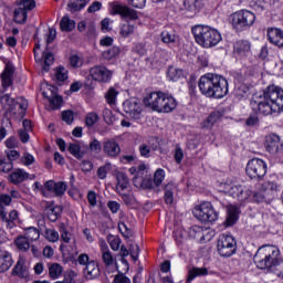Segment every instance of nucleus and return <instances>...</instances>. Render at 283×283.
<instances>
[{"mask_svg": "<svg viewBox=\"0 0 283 283\" xmlns=\"http://www.w3.org/2000/svg\"><path fill=\"white\" fill-rule=\"evenodd\" d=\"M250 105L253 112L263 114L264 116L283 112V88L270 85L263 94L253 95Z\"/></svg>", "mask_w": 283, "mask_h": 283, "instance_id": "f257e3e1", "label": "nucleus"}, {"mask_svg": "<svg viewBox=\"0 0 283 283\" xmlns=\"http://www.w3.org/2000/svg\"><path fill=\"white\" fill-rule=\"evenodd\" d=\"M199 92L207 98H224L229 94V82L224 76L208 73L198 82Z\"/></svg>", "mask_w": 283, "mask_h": 283, "instance_id": "f03ea898", "label": "nucleus"}, {"mask_svg": "<svg viewBox=\"0 0 283 283\" xmlns=\"http://www.w3.org/2000/svg\"><path fill=\"white\" fill-rule=\"evenodd\" d=\"M254 263L258 269L279 271L283 275V260L280 256V249L275 245H263L254 255Z\"/></svg>", "mask_w": 283, "mask_h": 283, "instance_id": "7ed1b4c3", "label": "nucleus"}, {"mask_svg": "<svg viewBox=\"0 0 283 283\" xmlns=\"http://www.w3.org/2000/svg\"><path fill=\"white\" fill-rule=\"evenodd\" d=\"M191 33L195 36L196 43L201 48H216L222 41V34L218 29L210 25L197 24L192 27Z\"/></svg>", "mask_w": 283, "mask_h": 283, "instance_id": "20e7f679", "label": "nucleus"}, {"mask_svg": "<svg viewBox=\"0 0 283 283\" xmlns=\"http://www.w3.org/2000/svg\"><path fill=\"white\" fill-rule=\"evenodd\" d=\"M218 191L235 198L239 202H247L253 196V191L249 186H242L231 180L219 184Z\"/></svg>", "mask_w": 283, "mask_h": 283, "instance_id": "39448f33", "label": "nucleus"}, {"mask_svg": "<svg viewBox=\"0 0 283 283\" xmlns=\"http://www.w3.org/2000/svg\"><path fill=\"white\" fill-rule=\"evenodd\" d=\"M230 22L237 32H244L255 23V13L247 9L235 11L230 15Z\"/></svg>", "mask_w": 283, "mask_h": 283, "instance_id": "423d86ee", "label": "nucleus"}, {"mask_svg": "<svg viewBox=\"0 0 283 283\" xmlns=\"http://www.w3.org/2000/svg\"><path fill=\"white\" fill-rule=\"evenodd\" d=\"M0 103L7 112H14V109H19V116H21V118L25 116V112L28 111V99L23 97L14 99L10 94H6L0 97Z\"/></svg>", "mask_w": 283, "mask_h": 283, "instance_id": "0eeeda50", "label": "nucleus"}, {"mask_svg": "<svg viewBox=\"0 0 283 283\" xmlns=\"http://www.w3.org/2000/svg\"><path fill=\"white\" fill-rule=\"evenodd\" d=\"M192 213L195 218L201 222H216V220H218V213L209 201H203L196 206Z\"/></svg>", "mask_w": 283, "mask_h": 283, "instance_id": "6e6552de", "label": "nucleus"}, {"mask_svg": "<svg viewBox=\"0 0 283 283\" xmlns=\"http://www.w3.org/2000/svg\"><path fill=\"white\" fill-rule=\"evenodd\" d=\"M268 169L269 166L266 165V161L260 158H253L249 160L245 172L252 180H258L266 176Z\"/></svg>", "mask_w": 283, "mask_h": 283, "instance_id": "1a4fd4ad", "label": "nucleus"}, {"mask_svg": "<svg viewBox=\"0 0 283 283\" xmlns=\"http://www.w3.org/2000/svg\"><path fill=\"white\" fill-rule=\"evenodd\" d=\"M217 249L222 258H231L237 249L235 239L231 234H221L217 243Z\"/></svg>", "mask_w": 283, "mask_h": 283, "instance_id": "9d476101", "label": "nucleus"}, {"mask_svg": "<svg viewBox=\"0 0 283 283\" xmlns=\"http://www.w3.org/2000/svg\"><path fill=\"white\" fill-rule=\"evenodd\" d=\"M166 95H167V93H165L163 91L148 93L144 97V105L146 107H149L150 109H153V112H158V114H159Z\"/></svg>", "mask_w": 283, "mask_h": 283, "instance_id": "9b49d317", "label": "nucleus"}, {"mask_svg": "<svg viewBox=\"0 0 283 283\" xmlns=\"http://www.w3.org/2000/svg\"><path fill=\"white\" fill-rule=\"evenodd\" d=\"M123 107L124 112L135 120H138V118H140V114H143V103L136 97H130L129 99H126L123 103Z\"/></svg>", "mask_w": 283, "mask_h": 283, "instance_id": "f8f14e48", "label": "nucleus"}, {"mask_svg": "<svg viewBox=\"0 0 283 283\" xmlns=\"http://www.w3.org/2000/svg\"><path fill=\"white\" fill-rule=\"evenodd\" d=\"M108 6L111 14H120L127 21H136L138 19V13L134 9H129V7L119 4L118 2H111Z\"/></svg>", "mask_w": 283, "mask_h": 283, "instance_id": "ddd939ff", "label": "nucleus"}, {"mask_svg": "<svg viewBox=\"0 0 283 283\" xmlns=\"http://www.w3.org/2000/svg\"><path fill=\"white\" fill-rule=\"evenodd\" d=\"M265 149L272 156H279L283 151V140L277 134H269L265 137Z\"/></svg>", "mask_w": 283, "mask_h": 283, "instance_id": "4468645a", "label": "nucleus"}, {"mask_svg": "<svg viewBox=\"0 0 283 283\" xmlns=\"http://www.w3.org/2000/svg\"><path fill=\"white\" fill-rule=\"evenodd\" d=\"M44 98H48L51 109H59L63 103V97L56 94V87L52 85L44 86L42 91Z\"/></svg>", "mask_w": 283, "mask_h": 283, "instance_id": "2eb2a0df", "label": "nucleus"}, {"mask_svg": "<svg viewBox=\"0 0 283 283\" xmlns=\"http://www.w3.org/2000/svg\"><path fill=\"white\" fill-rule=\"evenodd\" d=\"M65 189H67L65 182H54L53 180H49L42 188V196L45 198H49L50 193H54L55 196H63V193H65Z\"/></svg>", "mask_w": 283, "mask_h": 283, "instance_id": "dca6fc26", "label": "nucleus"}, {"mask_svg": "<svg viewBox=\"0 0 283 283\" xmlns=\"http://www.w3.org/2000/svg\"><path fill=\"white\" fill-rule=\"evenodd\" d=\"M112 71L105 66L97 65L90 70V76L93 81H97V83H109V81H112Z\"/></svg>", "mask_w": 283, "mask_h": 283, "instance_id": "f3484780", "label": "nucleus"}, {"mask_svg": "<svg viewBox=\"0 0 283 283\" xmlns=\"http://www.w3.org/2000/svg\"><path fill=\"white\" fill-rule=\"evenodd\" d=\"M99 247H101V253H102V262L104 263L106 269H115V271H118L116 256L112 254V251H109V247L107 245V243L102 242Z\"/></svg>", "mask_w": 283, "mask_h": 283, "instance_id": "a211bd4d", "label": "nucleus"}, {"mask_svg": "<svg viewBox=\"0 0 283 283\" xmlns=\"http://www.w3.org/2000/svg\"><path fill=\"white\" fill-rule=\"evenodd\" d=\"M84 277L87 281L98 280L101 277V265L98 261L91 260V262L83 269Z\"/></svg>", "mask_w": 283, "mask_h": 283, "instance_id": "6ab92c4d", "label": "nucleus"}, {"mask_svg": "<svg viewBox=\"0 0 283 283\" xmlns=\"http://www.w3.org/2000/svg\"><path fill=\"white\" fill-rule=\"evenodd\" d=\"M34 178H36L35 175H30L24 169H21V168L15 169L9 176V180L13 185H19L21 182H24V180H34Z\"/></svg>", "mask_w": 283, "mask_h": 283, "instance_id": "aec40b11", "label": "nucleus"}, {"mask_svg": "<svg viewBox=\"0 0 283 283\" xmlns=\"http://www.w3.org/2000/svg\"><path fill=\"white\" fill-rule=\"evenodd\" d=\"M103 151L109 158H116L120 154V145L114 139H107L103 143Z\"/></svg>", "mask_w": 283, "mask_h": 283, "instance_id": "412c9836", "label": "nucleus"}, {"mask_svg": "<svg viewBox=\"0 0 283 283\" xmlns=\"http://www.w3.org/2000/svg\"><path fill=\"white\" fill-rule=\"evenodd\" d=\"M268 39L272 45L283 48V31L277 28L268 29Z\"/></svg>", "mask_w": 283, "mask_h": 283, "instance_id": "4be33fe9", "label": "nucleus"}, {"mask_svg": "<svg viewBox=\"0 0 283 283\" xmlns=\"http://www.w3.org/2000/svg\"><path fill=\"white\" fill-rule=\"evenodd\" d=\"M12 275H18V277H29L30 270L28 269V264L25 263V258L20 256L15 266L12 270Z\"/></svg>", "mask_w": 283, "mask_h": 283, "instance_id": "5701e85b", "label": "nucleus"}, {"mask_svg": "<svg viewBox=\"0 0 283 283\" xmlns=\"http://www.w3.org/2000/svg\"><path fill=\"white\" fill-rule=\"evenodd\" d=\"M178 107V103L176 102V98L171 96V94L166 93L164 97V102L161 104V108L159 109V114H169L174 112Z\"/></svg>", "mask_w": 283, "mask_h": 283, "instance_id": "b1692460", "label": "nucleus"}, {"mask_svg": "<svg viewBox=\"0 0 283 283\" xmlns=\"http://www.w3.org/2000/svg\"><path fill=\"white\" fill-rule=\"evenodd\" d=\"M12 254L6 250H0V273H6V271H10L12 266Z\"/></svg>", "mask_w": 283, "mask_h": 283, "instance_id": "393cba45", "label": "nucleus"}, {"mask_svg": "<svg viewBox=\"0 0 283 283\" xmlns=\"http://www.w3.org/2000/svg\"><path fill=\"white\" fill-rule=\"evenodd\" d=\"M234 54L237 56H249L251 54V43L244 40L238 41L234 44Z\"/></svg>", "mask_w": 283, "mask_h": 283, "instance_id": "a878e982", "label": "nucleus"}, {"mask_svg": "<svg viewBox=\"0 0 283 283\" xmlns=\"http://www.w3.org/2000/svg\"><path fill=\"white\" fill-rule=\"evenodd\" d=\"M190 238H193L195 240H199V242H207L211 240V237L207 235L205 233V229L199 226H192L189 230Z\"/></svg>", "mask_w": 283, "mask_h": 283, "instance_id": "bb28decb", "label": "nucleus"}, {"mask_svg": "<svg viewBox=\"0 0 283 283\" xmlns=\"http://www.w3.org/2000/svg\"><path fill=\"white\" fill-rule=\"evenodd\" d=\"M118 94H120V92L117 91L116 87L111 86L104 94V98H105L107 105H109L111 107H114V105H116V103L118 101Z\"/></svg>", "mask_w": 283, "mask_h": 283, "instance_id": "cd10ccee", "label": "nucleus"}, {"mask_svg": "<svg viewBox=\"0 0 283 283\" xmlns=\"http://www.w3.org/2000/svg\"><path fill=\"white\" fill-rule=\"evenodd\" d=\"M116 179L117 193H123V191H127V189L129 188V179L127 178V175H125L124 172H117Z\"/></svg>", "mask_w": 283, "mask_h": 283, "instance_id": "c85d7f7f", "label": "nucleus"}, {"mask_svg": "<svg viewBox=\"0 0 283 283\" xmlns=\"http://www.w3.org/2000/svg\"><path fill=\"white\" fill-rule=\"evenodd\" d=\"M240 216V209L235 206L228 207V217L226 220L227 227H233L234 222H238V218Z\"/></svg>", "mask_w": 283, "mask_h": 283, "instance_id": "c756f323", "label": "nucleus"}, {"mask_svg": "<svg viewBox=\"0 0 283 283\" xmlns=\"http://www.w3.org/2000/svg\"><path fill=\"white\" fill-rule=\"evenodd\" d=\"M209 275L207 268H193L188 272L187 283H192L196 277H202Z\"/></svg>", "mask_w": 283, "mask_h": 283, "instance_id": "7c9ffc66", "label": "nucleus"}, {"mask_svg": "<svg viewBox=\"0 0 283 283\" xmlns=\"http://www.w3.org/2000/svg\"><path fill=\"white\" fill-rule=\"evenodd\" d=\"M48 269L51 280H59L63 275V265L59 263H49Z\"/></svg>", "mask_w": 283, "mask_h": 283, "instance_id": "2f4dec72", "label": "nucleus"}, {"mask_svg": "<svg viewBox=\"0 0 283 283\" xmlns=\"http://www.w3.org/2000/svg\"><path fill=\"white\" fill-rule=\"evenodd\" d=\"M185 76V71L181 69H178L176 66H169L167 71V78L168 81H172L176 83V81H180Z\"/></svg>", "mask_w": 283, "mask_h": 283, "instance_id": "473e14b6", "label": "nucleus"}, {"mask_svg": "<svg viewBox=\"0 0 283 283\" xmlns=\"http://www.w3.org/2000/svg\"><path fill=\"white\" fill-rule=\"evenodd\" d=\"M43 238L48 241L51 242L52 244L59 242L61 239V234H59V231L52 229V228H46L43 232Z\"/></svg>", "mask_w": 283, "mask_h": 283, "instance_id": "72a5a7b5", "label": "nucleus"}, {"mask_svg": "<svg viewBox=\"0 0 283 283\" xmlns=\"http://www.w3.org/2000/svg\"><path fill=\"white\" fill-rule=\"evenodd\" d=\"M24 237L30 241V242H36L41 238V232H39V229L35 227H28L24 228Z\"/></svg>", "mask_w": 283, "mask_h": 283, "instance_id": "f704fd0d", "label": "nucleus"}, {"mask_svg": "<svg viewBox=\"0 0 283 283\" xmlns=\"http://www.w3.org/2000/svg\"><path fill=\"white\" fill-rule=\"evenodd\" d=\"M220 118V113L213 112L211 113L201 124L203 129H211L216 123H218Z\"/></svg>", "mask_w": 283, "mask_h": 283, "instance_id": "c9c22d12", "label": "nucleus"}, {"mask_svg": "<svg viewBox=\"0 0 283 283\" xmlns=\"http://www.w3.org/2000/svg\"><path fill=\"white\" fill-rule=\"evenodd\" d=\"M160 39L163 43H167L168 45H171L172 43H178L179 38L176 35L174 31H163L160 34Z\"/></svg>", "mask_w": 283, "mask_h": 283, "instance_id": "e433bc0d", "label": "nucleus"}, {"mask_svg": "<svg viewBox=\"0 0 283 283\" xmlns=\"http://www.w3.org/2000/svg\"><path fill=\"white\" fill-rule=\"evenodd\" d=\"M60 28L62 30V32H72V30H74V28H76V22L72 19H70V17L65 15L62 18L61 22H60Z\"/></svg>", "mask_w": 283, "mask_h": 283, "instance_id": "4c0bfd02", "label": "nucleus"}, {"mask_svg": "<svg viewBox=\"0 0 283 283\" xmlns=\"http://www.w3.org/2000/svg\"><path fill=\"white\" fill-rule=\"evenodd\" d=\"M14 244L19 251L25 252L30 250V241L25 235H19L14 240Z\"/></svg>", "mask_w": 283, "mask_h": 283, "instance_id": "58836bf2", "label": "nucleus"}, {"mask_svg": "<svg viewBox=\"0 0 283 283\" xmlns=\"http://www.w3.org/2000/svg\"><path fill=\"white\" fill-rule=\"evenodd\" d=\"M14 70L11 66H6L4 72L2 73V86L10 87L12 85V76Z\"/></svg>", "mask_w": 283, "mask_h": 283, "instance_id": "ea45409f", "label": "nucleus"}, {"mask_svg": "<svg viewBox=\"0 0 283 283\" xmlns=\"http://www.w3.org/2000/svg\"><path fill=\"white\" fill-rule=\"evenodd\" d=\"M184 6L189 12H198L203 3L202 0H185Z\"/></svg>", "mask_w": 283, "mask_h": 283, "instance_id": "a19ab883", "label": "nucleus"}, {"mask_svg": "<svg viewBox=\"0 0 283 283\" xmlns=\"http://www.w3.org/2000/svg\"><path fill=\"white\" fill-rule=\"evenodd\" d=\"M102 56L106 61H112L114 59H118V56H120V48L113 46V48L108 49L107 51H104Z\"/></svg>", "mask_w": 283, "mask_h": 283, "instance_id": "79ce46f5", "label": "nucleus"}, {"mask_svg": "<svg viewBox=\"0 0 283 283\" xmlns=\"http://www.w3.org/2000/svg\"><path fill=\"white\" fill-rule=\"evenodd\" d=\"M90 3V0H71V2L67 4L71 12H78L85 8Z\"/></svg>", "mask_w": 283, "mask_h": 283, "instance_id": "37998d69", "label": "nucleus"}, {"mask_svg": "<svg viewBox=\"0 0 283 283\" xmlns=\"http://www.w3.org/2000/svg\"><path fill=\"white\" fill-rule=\"evenodd\" d=\"M14 21L15 23H25L28 21V11L18 6L14 10Z\"/></svg>", "mask_w": 283, "mask_h": 283, "instance_id": "c03bdc74", "label": "nucleus"}, {"mask_svg": "<svg viewBox=\"0 0 283 283\" xmlns=\"http://www.w3.org/2000/svg\"><path fill=\"white\" fill-rule=\"evenodd\" d=\"M174 191H176V186L174 184H168L165 187V202L166 205L174 203Z\"/></svg>", "mask_w": 283, "mask_h": 283, "instance_id": "a18cd8bd", "label": "nucleus"}, {"mask_svg": "<svg viewBox=\"0 0 283 283\" xmlns=\"http://www.w3.org/2000/svg\"><path fill=\"white\" fill-rule=\"evenodd\" d=\"M69 61H70L71 67H73L74 70H78V67H81L85 63L83 55H80V54H72Z\"/></svg>", "mask_w": 283, "mask_h": 283, "instance_id": "49530a36", "label": "nucleus"}, {"mask_svg": "<svg viewBox=\"0 0 283 283\" xmlns=\"http://www.w3.org/2000/svg\"><path fill=\"white\" fill-rule=\"evenodd\" d=\"M139 154L143 158H150L154 154V147L149 143H144L139 145Z\"/></svg>", "mask_w": 283, "mask_h": 283, "instance_id": "de8ad7c7", "label": "nucleus"}, {"mask_svg": "<svg viewBox=\"0 0 283 283\" xmlns=\"http://www.w3.org/2000/svg\"><path fill=\"white\" fill-rule=\"evenodd\" d=\"M135 27L129 23H125L120 27L119 34L124 39H127V36H132L134 34Z\"/></svg>", "mask_w": 283, "mask_h": 283, "instance_id": "09e8293b", "label": "nucleus"}, {"mask_svg": "<svg viewBox=\"0 0 283 283\" xmlns=\"http://www.w3.org/2000/svg\"><path fill=\"white\" fill-rule=\"evenodd\" d=\"M43 56H44V65H43L42 70L44 72H48L50 70V65H52L54 63V54L45 51V52H43Z\"/></svg>", "mask_w": 283, "mask_h": 283, "instance_id": "8fccbe9b", "label": "nucleus"}, {"mask_svg": "<svg viewBox=\"0 0 283 283\" xmlns=\"http://www.w3.org/2000/svg\"><path fill=\"white\" fill-rule=\"evenodd\" d=\"M15 220H19V212L17 210H12L10 213H9V219L8 217H6L4 219V223H6V227H8L9 229H12V227H14V222Z\"/></svg>", "mask_w": 283, "mask_h": 283, "instance_id": "3c124183", "label": "nucleus"}, {"mask_svg": "<svg viewBox=\"0 0 283 283\" xmlns=\"http://www.w3.org/2000/svg\"><path fill=\"white\" fill-rule=\"evenodd\" d=\"M164 180H165V169L159 168L154 174V184L156 185V187H160Z\"/></svg>", "mask_w": 283, "mask_h": 283, "instance_id": "603ef678", "label": "nucleus"}, {"mask_svg": "<svg viewBox=\"0 0 283 283\" xmlns=\"http://www.w3.org/2000/svg\"><path fill=\"white\" fill-rule=\"evenodd\" d=\"M18 7L28 12L29 10H34V8H36V2L34 0H20Z\"/></svg>", "mask_w": 283, "mask_h": 283, "instance_id": "864d4df0", "label": "nucleus"}, {"mask_svg": "<svg viewBox=\"0 0 283 283\" xmlns=\"http://www.w3.org/2000/svg\"><path fill=\"white\" fill-rule=\"evenodd\" d=\"M59 216H61V207H54L49 209L48 217L51 222H56V220H59Z\"/></svg>", "mask_w": 283, "mask_h": 283, "instance_id": "5fc2aeb1", "label": "nucleus"}, {"mask_svg": "<svg viewBox=\"0 0 283 283\" xmlns=\"http://www.w3.org/2000/svg\"><path fill=\"white\" fill-rule=\"evenodd\" d=\"M12 163L10 159H0V171L3 174H8L9 171H12Z\"/></svg>", "mask_w": 283, "mask_h": 283, "instance_id": "6e6d98bb", "label": "nucleus"}, {"mask_svg": "<svg viewBox=\"0 0 283 283\" xmlns=\"http://www.w3.org/2000/svg\"><path fill=\"white\" fill-rule=\"evenodd\" d=\"M103 118L107 125L114 124V120H116V117L114 116V113H112V109L104 108L103 111Z\"/></svg>", "mask_w": 283, "mask_h": 283, "instance_id": "4d7b16f0", "label": "nucleus"}, {"mask_svg": "<svg viewBox=\"0 0 283 283\" xmlns=\"http://www.w3.org/2000/svg\"><path fill=\"white\" fill-rule=\"evenodd\" d=\"M67 69H65L64 66H60L55 71V77L61 82L67 81Z\"/></svg>", "mask_w": 283, "mask_h": 283, "instance_id": "13d9d810", "label": "nucleus"}, {"mask_svg": "<svg viewBox=\"0 0 283 283\" xmlns=\"http://www.w3.org/2000/svg\"><path fill=\"white\" fill-rule=\"evenodd\" d=\"M113 283H132V279L125 275L123 272H118L114 279Z\"/></svg>", "mask_w": 283, "mask_h": 283, "instance_id": "bf43d9fd", "label": "nucleus"}, {"mask_svg": "<svg viewBox=\"0 0 283 283\" xmlns=\"http://www.w3.org/2000/svg\"><path fill=\"white\" fill-rule=\"evenodd\" d=\"M90 150L93 154H101V151L103 150V145L98 142V139H92V142L90 143Z\"/></svg>", "mask_w": 283, "mask_h": 283, "instance_id": "052dcab7", "label": "nucleus"}, {"mask_svg": "<svg viewBox=\"0 0 283 283\" xmlns=\"http://www.w3.org/2000/svg\"><path fill=\"white\" fill-rule=\"evenodd\" d=\"M69 151L75 158H83V154H81V146L77 144H70Z\"/></svg>", "mask_w": 283, "mask_h": 283, "instance_id": "680f3d73", "label": "nucleus"}, {"mask_svg": "<svg viewBox=\"0 0 283 283\" xmlns=\"http://www.w3.org/2000/svg\"><path fill=\"white\" fill-rule=\"evenodd\" d=\"M34 156L30 153H24L22 158H21V161H22V165H24L25 167H30V165H34Z\"/></svg>", "mask_w": 283, "mask_h": 283, "instance_id": "e2e57ef3", "label": "nucleus"}, {"mask_svg": "<svg viewBox=\"0 0 283 283\" xmlns=\"http://www.w3.org/2000/svg\"><path fill=\"white\" fill-rule=\"evenodd\" d=\"M174 158L177 165H180L182 163V159L185 158V153L182 151V148L178 145L175 148Z\"/></svg>", "mask_w": 283, "mask_h": 283, "instance_id": "0e129e2a", "label": "nucleus"}, {"mask_svg": "<svg viewBox=\"0 0 283 283\" xmlns=\"http://www.w3.org/2000/svg\"><path fill=\"white\" fill-rule=\"evenodd\" d=\"M108 242L112 251H118V249H120V243H122L120 238L112 237L108 239Z\"/></svg>", "mask_w": 283, "mask_h": 283, "instance_id": "69168bd1", "label": "nucleus"}, {"mask_svg": "<svg viewBox=\"0 0 283 283\" xmlns=\"http://www.w3.org/2000/svg\"><path fill=\"white\" fill-rule=\"evenodd\" d=\"M98 122V115L96 113H88L86 115V125L87 127H93Z\"/></svg>", "mask_w": 283, "mask_h": 283, "instance_id": "338daca9", "label": "nucleus"}, {"mask_svg": "<svg viewBox=\"0 0 283 283\" xmlns=\"http://www.w3.org/2000/svg\"><path fill=\"white\" fill-rule=\"evenodd\" d=\"M62 120H64V123L67 125H72L74 122V113L72 111H64L62 113Z\"/></svg>", "mask_w": 283, "mask_h": 283, "instance_id": "774afa93", "label": "nucleus"}]
</instances>
